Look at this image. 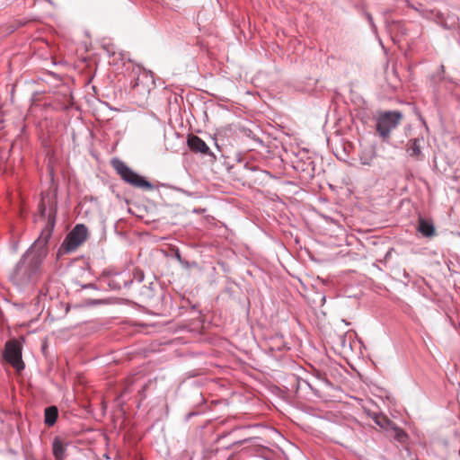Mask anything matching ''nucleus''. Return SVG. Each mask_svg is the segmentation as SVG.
<instances>
[{"mask_svg":"<svg viewBox=\"0 0 460 460\" xmlns=\"http://www.w3.org/2000/svg\"><path fill=\"white\" fill-rule=\"evenodd\" d=\"M88 235V229L84 224H76L66 234L58 251V257L68 254L84 243Z\"/></svg>","mask_w":460,"mask_h":460,"instance_id":"7ed1b4c3","label":"nucleus"},{"mask_svg":"<svg viewBox=\"0 0 460 460\" xmlns=\"http://www.w3.org/2000/svg\"><path fill=\"white\" fill-rule=\"evenodd\" d=\"M364 15L366 16V18H367V20L371 29L372 30H376V24L374 22V20H373V17H372L371 13L367 12V11H364Z\"/></svg>","mask_w":460,"mask_h":460,"instance_id":"dca6fc26","label":"nucleus"},{"mask_svg":"<svg viewBox=\"0 0 460 460\" xmlns=\"http://www.w3.org/2000/svg\"><path fill=\"white\" fill-rule=\"evenodd\" d=\"M142 75L145 76L146 78L153 79V75H152L151 71H146V69H144Z\"/></svg>","mask_w":460,"mask_h":460,"instance_id":"aec40b11","label":"nucleus"},{"mask_svg":"<svg viewBox=\"0 0 460 460\" xmlns=\"http://www.w3.org/2000/svg\"><path fill=\"white\" fill-rule=\"evenodd\" d=\"M68 443L60 437H55L52 440V453L56 460H64L66 456Z\"/></svg>","mask_w":460,"mask_h":460,"instance_id":"9b49d317","label":"nucleus"},{"mask_svg":"<svg viewBox=\"0 0 460 460\" xmlns=\"http://www.w3.org/2000/svg\"><path fill=\"white\" fill-rule=\"evenodd\" d=\"M424 142L423 137L411 138L407 143L406 152L410 157L417 160L422 159L421 144Z\"/></svg>","mask_w":460,"mask_h":460,"instance_id":"9d476101","label":"nucleus"},{"mask_svg":"<svg viewBox=\"0 0 460 460\" xmlns=\"http://www.w3.org/2000/svg\"><path fill=\"white\" fill-rule=\"evenodd\" d=\"M22 345L16 339L8 341L4 345L3 353L4 359L20 372L24 369L25 365L22 357Z\"/></svg>","mask_w":460,"mask_h":460,"instance_id":"39448f33","label":"nucleus"},{"mask_svg":"<svg viewBox=\"0 0 460 460\" xmlns=\"http://www.w3.org/2000/svg\"><path fill=\"white\" fill-rule=\"evenodd\" d=\"M55 227V218L49 217L47 228L22 255L10 273L9 279L19 291L34 288L41 275V265L48 254V243Z\"/></svg>","mask_w":460,"mask_h":460,"instance_id":"f257e3e1","label":"nucleus"},{"mask_svg":"<svg viewBox=\"0 0 460 460\" xmlns=\"http://www.w3.org/2000/svg\"><path fill=\"white\" fill-rule=\"evenodd\" d=\"M81 287H82V288H84V289L91 288V289H94V290H99V288L94 283H88V284L81 285Z\"/></svg>","mask_w":460,"mask_h":460,"instance_id":"a211bd4d","label":"nucleus"},{"mask_svg":"<svg viewBox=\"0 0 460 460\" xmlns=\"http://www.w3.org/2000/svg\"><path fill=\"white\" fill-rule=\"evenodd\" d=\"M305 383L306 384V385H307L311 390H313V391H314V388H313V386L311 385V384H310V383H308L307 381H305Z\"/></svg>","mask_w":460,"mask_h":460,"instance_id":"a878e982","label":"nucleus"},{"mask_svg":"<svg viewBox=\"0 0 460 460\" xmlns=\"http://www.w3.org/2000/svg\"><path fill=\"white\" fill-rule=\"evenodd\" d=\"M430 84L434 90L438 92L442 87L449 90V84H453L454 81L451 77L446 76L445 66H439L438 71L430 76Z\"/></svg>","mask_w":460,"mask_h":460,"instance_id":"0eeeda50","label":"nucleus"},{"mask_svg":"<svg viewBox=\"0 0 460 460\" xmlns=\"http://www.w3.org/2000/svg\"><path fill=\"white\" fill-rule=\"evenodd\" d=\"M342 322L346 324V325H349V323H348L346 320H342Z\"/></svg>","mask_w":460,"mask_h":460,"instance_id":"bb28decb","label":"nucleus"},{"mask_svg":"<svg viewBox=\"0 0 460 460\" xmlns=\"http://www.w3.org/2000/svg\"><path fill=\"white\" fill-rule=\"evenodd\" d=\"M417 231L424 237L436 235V227L431 220L420 217L417 222Z\"/></svg>","mask_w":460,"mask_h":460,"instance_id":"1a4fd4ad","label":"nucleus"},{"mask_svg":"<svg viewBox=\"0 0 460 460\" xmlns=\"http://www.w3.org/2000/svg\"><path fill=\"white\" fill-rule=\"evenodd\" d=\"M175 257L176 259L181 262V263H183L182 261V259H181V253L179 251H177L176 254H175Z\"/></svg>","mask_w":460,"mask_h":460,"instance_id":"5701e85b","label":"nucleus"},{"mask_svg":"<svg viewBox=\"0 0 460 460\" xmlns=\"http://www.w3.org/2000/svg\"><path fill=\"white\" fill-rule=\"evenodd\" d=\"M146 389H147V384H145V385L142 386L141 390L139 391V394H141V398H142V399H145V398H146V394H145V393H146Z\"/></svg>","mask_w":460,"mask_h":460,"instance_id":"6ab92c4d","label":"nucleus"},{"mask_svg":"<svg viewBox=\"0 0 460 460\" xmlns=\"http://www.w3.org/2000/svg\"><path fill=\"white\" fill-rule=\"evenodd\" d=\"M102 304V300L93 299L89 302V305H100Z\"/></svg>","mask_w":460,"mask_h":460,"instance_id":"412c9836","label":"nucleus"},{"mask_svg":"<svg viewBox=\"0 0 460 460\" xmlns=\"http://www.w3.org/2000/svg\"><path fill=\"white\" fill-rule=\"evenodd\" d=\"M390 429H392L394 431V438L396 440H398L401 443H403L406 441L408 436L403 429L397 427L394 423Z\"/></svg>","mask_w":460,"mask_h":460,"instance_id":"2eb2a0df","label":"nucleus"},{"mask_svg":"<svg viewBox=\"0 0 460 460\" xmlns=\"http://www.w3.org/2000/svg\"><path fill=\"white\" fill-rule=\"evenodd\" d=\"M38 209H39L40 217L41 218H43L44 220H46L45 227L42 229V231H43V230H45L47 228L49 217L52 216V214H53L54 218L56 219V217H57V206L56 205L51 206L48 209L47 205H46L44 199H41L40 201L39 205H38Z\"/></svg>","mask_w":460,"mask_h":460,"instance_id":"f8f14e48","label":"nucleus"},{"mask_svg":"<svg viewBox=\"0 0 460 460\" xmlns=\"http://www.w3.org/2000/svg\"><path fill=\"white\" fill-rule=\"evenodd\" d=\"M187 145L189 148L194 153H199L203 155H210L215 157L205 141L196 135L188 136Z\"/></svg>","mask_w":460,"mask_h":460,"instance_id":"6e6552de","label":"nucleus"},{"mask_svg":"<svg viewBox=\"0 0 460 460\" xmlns=\"http://www.w3.org/2000/svg\"><path fill=\"white\" fill-rule=\"evenodd\" d=\"M58 410L55 405L49 406L44 411V423L48 427H52L58 420Z\"/></svg>","mask_w":460,"mask_h":460,"instance_id":"ddd939ff","label":"nucleus"},{"mask_svg":"<svg viewBox=\"0 0 460 460\" xmlns=\"http://www.w3.org/2000/svg\"><path fill=\"white\" fill-rule=\"evenodd\" d=\"M360 160H361V164H364V165H369L370 164V163L367 160H364L363 158H361Z\"/></svg>","mask_w":460,"mask_h":460,"instance_id":"393cba45","label":"nucleus"},{"mask_svg":"<svg viewBox=\"0 0 460 460\" xmlns=\"http://www.w3.org/2000/svg\"><path fill=\"white\" fill-rule=\"evenodd\" d=\"M372 420L384 429H388L394 425V422L383 413H373Z\"/></svg>","mask_w":460,"mask_h":460,"instance_id":"4468645a","label":"nucleus"},{"mask_svg":"<svg viewBox=\"0 0 460 460\" xmlns=\"http://www.w3.org/2000/svg\"><path fill=\"white\" fill-rule=\"evenodd\" d=\"M402 113L398 111L381 112L376 119V129L383 140L389 138L391 132L397 128Z\"/></svg>","mask_w":460,"mask_h":460,"instance_id":"20e7f679","label":"nucleus"},{"mask_svg":"<svg viewBox=\"0 0 460 460\" xmlns=\"http://www.w3.org/2000/svg\"><path fill=\"white\" fill-rule=\"evenodd\" d=\"M111 165L125 182L137 188L148 190H154V185L152 182L147 181L145 177L139 175L137 172H134L120 159L113 158L111 160Z\"/></svg>","mask_w":460,"mask_h":460,"instance_id":"f03ea898","label":"nucleus"},{"mask_svg":"<svg viewBox=\"0 0 460 460\" xmlns=\"http://www.w3.org/2000/svg\"><path fill=\"white\" fill-rule=\"evenodd\" d=\"M197 414L198 413L194 412V411H191V412L188 413L187 416H186V420H189L191 417L196 416Z\"/></svg>","mask_w":460,"mask_h":460,"instance_id":"4be33fe9","label":"nucleus"},{"mask_svg":"<svg viewBox=\"0 0 460 460\" xmlns=\"http://www.w3.org/2000/svg\"><path fill=\"white\" fill-rule=\"evenodd\" d=\"M134 279H137V282H142L144 280V273L141 270H137L134 274Z\"/></svg>","mask_w":460,"mask_h":460,"instance_id":"f3484780","label":"nucleus"},{"mask_svg":"<svg viewBox=\"0 0 460 460\" xmlns=\"http://www.w3.org/2000/svg\"><path fill=\"white\" fill-rule=\"evenodd\" d=\"M139 84H140V78H139V77H137V78H136V80H135V83H134V85H133V86H134V87H137V86H138V85H139Z\"/></svg>","mask_w":460,"mask_h":460,"instance_id":"b1692460","label":"nucleus"},{"mask_svg":"<svg viewBox=\"0 0 460 460\" xmlns=\"http://www.w3.org/2000/svg\"><path fill=\"white\" fill-rule=\"evenodd\" d=\"M129 272L121 271L113 274L108 280V286L111 290H119L121 288H128L133 283Z\"/></svg>","mask_w":460,"mask_h":460,"instance_id":"423d86ee","label":"nucleus"}]
</instances>
